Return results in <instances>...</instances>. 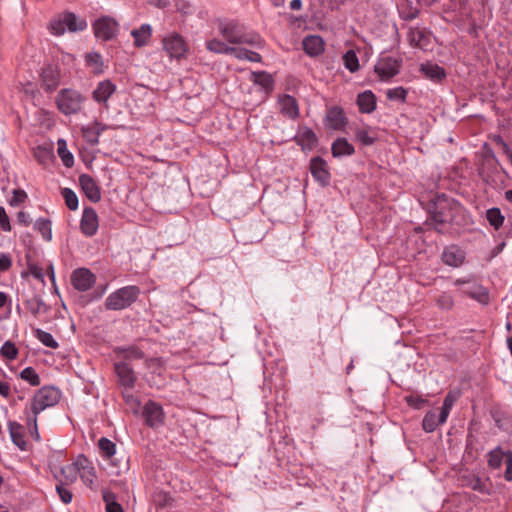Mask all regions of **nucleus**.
<instances>
[{
  "mask_svg": "<svg viewBox=\"0 0 512 512\" xmlns=\"http://www.w3.org/2000/svg\"><path fill=\"white\" fill-rule=\"evenodd\" d=\"M61 398V391L54 386H43L32 397L29 405H26L23 414L31 437L39 441L37 419L38 415L47 408L55 406Z\"/></svg>",
  "mask_w": 512,
  "mask_h": 512,
  "instance_id": "f257e3e1",
  "label": "nucleus"
},
{
  "mask_svg": "<svg viewBox=\"0 0 512 512\" xmlns=\"http://www.w3.org/2000/svg\"><path fill=\"white\" fill-rule=\"evenodd\" d=\"M220 35L230 44H247L253 47H261L260 35L253 31H247L245 26L235 20H220L218 23Z\"/></svg>",
  "mask_w": 512,
  "mask_h": 512,
  "instance_id": "f03ea898",
  "label": "nucleus"
},
{
  "mask_svg": "<svg viewBox=\"0 0 512 512\" xmlns=\"http://www.w3.org/2000/svg\"><path fill=\"white\" fill-rule=\"evenodd\" d=\"M140 295L139 287L128 285L121 287L107 296L105 308L111 311H120L130 307Z\"/></svg>",
  "mask_w": 512,
  "mask_h": 512,
  "instance_id": "7ed1b4c3",
  "label": "nucleus"
},
{
  "mask_svg": "<svg viewBox=\"0 0 512 512\" xmlns=\"http://www.w3.org/2000/svg\"><path fill=\"white\" fill-rule=\"evenodd\" d=\"M87 28V21L78 18L73 12L66 11L53 18L49 25V31L55 36H61L66 31L78 32Z\"/></svg>",
  "mask_w": 512,
  "mask_h": 512,
  "instance_id": "20e7f679",
  "label": "nucleus"
},
{
  "mask_svg": "<svg viewBox=\"0 0 512 512\" xmlns=\"http://www.w3.org/2000/svg\"><path fill=\"white\" fill-rule=\"evenodd\" d=\"M454 285L460 287L461 294L477 301L481 305L489 304V290L479 282L472 279H456Z\"/></svg>",
  "mask_w": 512,
  "mask_h": 512,
  "instance_id": "39448f33",
  "label": "nucleus"
},
{
  "mask_svg": "<svg viewBox=\"0 0 512 512\" xmlns=\"http://www.w3.org/2000/svg\"><path fill=\"white\" fill-rule=\"evenodd\" d=\"M83 101L82 94L73 89H62L56 97L58 109L65 115L80 111Z\"/></svg>",
  "mask_w": 512,
  "mask_h": 512,
  "instance_id": "423d86ee",
  "label": "nucleus"
},
{
  "mask_svg": "<svg viewBox=\"0 0 512 512\" xmlns=\"http://www.w3.org/2000/svg\"><path fill=\"white\" fill-rule=\"evenodd\" d=\"M452 219V209L446 200L439 201L436 204L434 211L430 215V220L434 226V229L441 234L447 233L449 231Z\"/></svg>",
  "mask_w": 512,
  "mask_h": 512,
  "instance_id": "0eeeda50",
  "label": "nucleus"
},
{
  "mask_svg": "<svg viewBox=\"0 0 512 512\" xmlns=\"http://www.w3.org/2000/svg\"><path fill=\"white\" fill-rule=\"evenodd\" d=\"M163 48L171 58L180 60L186 56L188 47L183 37L178 33H171L163 38Z\"/></svg>",
  "mask_w": 512,
  "mask_h": 512,
  "instance_id": "6e6552de",
  "label": "nucleus"
},
{
  "mask_svg": "<svg viewBox=\"0 0 512 512\" xmlns=\"http://www.w3.org/2000/svg\"><path fill=\"white\" fill-rule=\"evenodd\" d=\"M93 31L96 38L110 41L117 34L118 23L110 17H101L94 22Z\"/></svg>",
  "mask_w": 512,
  "mask_h": 512,
  "instance_id": "1a4fd4ad",
  "label": "nucleus"
},
{
  "mask_svg": "<svg viewBox=\"0 0 512 512\" xmlns=\"http://www.w3.org/2000/svg\"><path fill=\"white\" fill-rule=\"evenodd\" d=\"M142 417L147 426L151 428L159 427L164 423L163 408L159 403L149 400L142 409Z\"/></svg>",
  "mask_w": 512,
  "mask_h": 512,
  "instance_id": "9d476101",
  "label": "nucleus"
},
{
  "mask_svg": "<svg viewBox=\"0 0 512 512\" xmlns=\"http://www.w3.org/2000/svg\"><path fill=\"white\" fill-rule=\"evenodd\" d=\"M114 371L117 375L119 385L124 390H132L135 387L137 377L133 368L127 362H115Z\"/></svg>",
  "mask_w": 512,
  "mask_h": 512,
  "instance_id": "9b49d317",
  "label": "nucleus"
},
{
  "mask_svg": "<svg viewBox=\"0 0 512 512\" xmlns=\"http://www.w3.org/2000/svg\"><path fill=\"white\" fill-rule=\"evenodd\" d=\"M95 282L96 276L88 268H77L71 274V284L80 292L90 290Z\"/></svg>",
  "mask_w": 512,
  "mask_h": 512,
  "instance_id": "f8f14e48",
  "label": "nucleus"
},
{
  "mask_svg": "<svg viewBox=\"0 0 512 512\" xmlns=\"http://www.w3.org/2000/svg\"><path fill=\"white\" fill-rule=\"evenodd\" d=\"M401 64V59L390 56L382 57L375 65V72L382 80H387L399 73Z\"/></svg>",
  "mask_w": 512,
  "mask_h": 512,
  "instance_id": "ddd939ff",
  "label": "nucleus"
},
{
  "mask_svg": "<svg viewBox=\"0 0 512 512\" xmlns=\"http://www.w3.org/2000/svg\"><path fill=\"white\" fill-rule=\"evenodd\" d=\"M325 128L331 130H344L347 124V118L344 110L339 106L328 107L323 119Z\"/></svg>",
  "mask_w": 512,
  "mask_h": 512,
  "instance_id": "4468645a",
  "label": "nucleus"
},
{
  "mask_svg": "<svg viewBox=\"0 0 512 512\" xmlns=\"http://www.w3.org/2000/svg\"><path fill=\"white\" fill-rule=\"evenodd\" d=\"M60 69L55 64H45L40 73L42 87L46 92H53L60 83Z\"/></svg>",
  "mask_w": 512,
  "mask_h": 512,
  "instance_id": "2eb2a0df",
  "label": "nucleus"
},
{
  "mask_svg": "<svg viewBox=\"0 0 512 512\" xmlns=\"http://www.w3.org/2000/svg\"><path fill=\"white\" fill-rule=\"evenodd\" d=\"M76 465H78V476L82 482L92 488L96 479V470L93 463L83 454L76 457Z\"/></svg>",
  "mask_w": 512,
  "mask_h": 512,
  "instance_id": "dca6fc26",
  "label": "nucleus"
},
{
  "mask_svg": "<svg viewBox=\"0 0 512 512\" xmlns=\"http://www.w3.org/2000/svg\"><path fill=\"white\" fill-rule=\"evenodd\" d=\"M487 155L496 160L497 156H506L508 160H512V150L500 135H493L490 143L484 146Z\"/></svg>",
  "mask_w": 512,
  "mask_h": 512,
  "instance_id": "f3484780",
  "label": "nucleus"
},
{
  "mask_svg": "<svg viewBox=\"0 0 512 512\" xmlns=\"http://www.w3.org/2000/svg\"><path fill=\"white\" fill-rule=\"evenodd\" d=\"M98 227L99 221L96 211L92 207L85 208L80 221L82 233L87 237H92L96 234Z\"/></svg>",
  "mask_w": 512,
  "mask_h": 512,
  "instance_id": "a211bd4d",
  "label": "nucleus"
},
{
  "mask_svg": "<svg viewBox=\"0 0 512 512\" xmlns=\"http://www.w3.org/2000/svg\"><path fill=\"white\" fill-rule=\"evenodd\" d=\"M79 183L82 191L91 202H98L101 199V192L96 181L88 174L79 176Z\"/></svg>",
  "mask_w": 512,
  "mask_h": 512,
  "instance_id": "6ab92c4d",
  "label": "nucleus"
},
{
  "mask_svg": "<svg viewBox=\"0 0 512 512\" xmlns=\"http://www.w3.org/2000/svg\"><path fill=\"white\" fill-rule=\"evenodd\" d=\"M116 85L112 83L110 80L100 81L97 87L94 89L92 93V98L99 104L105 105L108 107L107 101L108 99L115 93Z\"/></svg>",
  "mask_w": 512,
  "mask_h": 512,
  "instance_id": "aec40b11",
  "label": "nucleus"
},
{
  "mask_svg": "<svg viewBox=\"0 0 512 512\" xmlns=\"http://www.w3.org/2000/svg\"><path fill=\"white\" fill-rule=\"evenodd\" d=\"M465 260V252L457 245H450L442 252V261L451 267H460Z\"/></svg>",
  "mask_w": 512,
  "mask_h": 512,
  "instance_id": "412c9836",
  "label": "nucleus"
},
{
  "mask_svg": "<svg viewBox=\"0 0 512 512\" xmlns=\"http://www.w3.org/2000/svg\"><path fill=\"white\" fill-rule=\"evenodd\" d=\"M303 49L310 57H317L324 51V41L318 35H309L303 39Z\"/></svg>",
  "mask_w": 512,
  "mask_h": 512,
  "instance_id": "4be33fe9",
  "label": "nucleus"
},
{
  "mask_svg": "<svg viewBox=\"0 0 512 512\" xmlns=\"http://www.w3.org/2000/svg\"><path fill=\"white\" fill-rule=\"evenodd\" d=\"M310 172L315 181L322 187L329 185L331 176L327 168V162H310Z\"/></svg>",
  "mask_w": 512,
  "mask_h": 512,
  "instance_id": "5701e85b",
  "label": "nucleus"
},
{
  "mask_svg": "<svg viewBox=\"0 0 512 512\" xmlns=\"http://www.w3.org/2000/svg\"><path fill=\"white\" fill-rule=\"evenodd\" d=\"M357 105L360 112L370 114L376 109V96L370 90H366L357 96Z\"/></svg>",
  "mask_w": 512,
  "mask_h": 512,
  "instance_id": "b1692460",
  "label": "nucleus"
},
{
  "mask_svg": "<svg viewBox=\"0 0 512 512\" xmlns=\"http://www.w3.org/2000/svg\"><path fill=\"white\" fill-rule=\"evenodd\" d=\"M131 36L134 38L135 47L146 46L152 36V27L150 24L144 23L139 28L133 29Z\"/></svg>",
  "mask_w": 512,
  "mask_h": 512,
  "instance_id": "393cba45",
  "label": "nucleus"
},
{
  "mask_svg": "<svg viewBox=\"0 0 512 512\" xmlns=\"http://www.w3.org/2000/svg\"><path fill=\"white\" fill-rule=\"evenodd\" d=\"M508 450L503 451L501 446H497L494 449L490 450L486 454L487 465L492 470L500 469L502 463L507 459Z\"/></svg>",
  "mask_w": 512,
  "mask_h": 512,
  "instance_id": "a878e982",
  "label": "nucleus"
},
{
  "mask_svg": "<svg viewBox=\"0 0 512 512\" xmlns=\"http://www.w3.org/2000/svg\"><path fill=\"white\" fill-rule=\"evenodd\" d=\"M420 71L426 78L434 82H440L446 77V71L443 67L430 62L421 64Z\"/></svg>",
  "mask_w": 512,
  "mask_h": 512,
  "instance_id": "bb28decb",
  "label": "nucleus"
},
{
  "mask_svg": "<svg viewBox=\"0 0 512 512\" xmlns=\"http://www.w3.org/2000/svg\"><path fill=\"white\" fill-rule=\"evenodd\" d=\"M281 112L285 116L295 119L299 116V108L296 99L288 94L280 98Z\"/></svg>",
  "mask_w": 512,
  "mask_h": 512,
  "instance_id": "cd10ccee",
  "label": "nucleus"
},
{
  "mask_svg": "<svg viewBox=\"0 0 512 512\" xmlns=\"http://www.w3.org/2000/svg\"><path fill=\"white\" fill-rule=\"evenodd\" d=\"M114 352L118 357L122 358L121 361H125L127 363L128 361L143 359L145 356L142 350L133 345L128 347H116Z\"/></svg>",
  "mask_w": 512,
  "mask_h": 512,
  "instance_id": "c85d7f7f",
  "label": "nucleus"
},
{
  "mask_svg": "<svg viewBox=\"0 0 512 512\" xmlns=\"http://www.w3.org/2000/svg\"><path fill=\"white\" fill-rule=\"evenodd\" d=\"M251 81L260 86L264 91L270 92L274 87V79L271 74L266 71L252 72Z\"/></svg>",
  "mask_w": 512,
  "mask_h": 512,
  "instance_id": "c756f323",
  "label": "nucleus"
},
{
  "mask_svg": "<svg viewBox=\"0 0 512 512\" xmlns=\"http://www.w3.org/2000/svg\"><path fill=\"white\" fill-rule=\"evenodd\" d=\"M333 157L350 156L354 153V147L346 138H337L331 147Z\"/></svg>",
  "mask_w": 512,
  "mask_h": 512,
  "instance_id": "7c9ffc66",
  "label": "nucleus"
},
{
  "mask_svg": "<svg viewBox=\"0 0 512 512\" xmlns=\"http://www.w3.org/2000/svg\"><path fill=\"white\" fill-rule=\"evenodd\" d=\"M78 473H79V468H78V465H76V459H75L72 463L61 467V469H60L61 478H58V476H56V478L58 479V481L62 480L63 483H65L66 485H71L74 482H76V480L78 478Z\"/></svg>",
  "mask_w": 512,
  "mask_h": 512,
  "instance_id": "2f4dec72",
  "label": "nucleus"
},
{
  "mask_svg": "<svg viewBox=\"0 0 512 512\" xmlns=\"http://www.w3.org/2000/svg\"><path fill=\"white\" fill-rule=\"evenodd\" d=\"M9 432L13 443L21 450H26L27 443L24 439V427L17 422H10Z\"/></svg>",
  "mask_w": 512,
  "mask_h": 512,
  "instance_id": "473e14b6",
  "label": "nucleus"
},
{
  "mask_svg": "<svg viewBox=\"0 0 512 512\" xmlns=\"http://www.w3.org/2000/svg\"><path fill=\"white\" fill-rule=\"evenodd\" d=\"M206 49L215 54L232 55L235 47L227 45L225 42L213 38L206 42Z\"/></svg>",
  "mask_w": 512,
  "mask_h": 512,
  "instance_id": "72a5a7b5",
  "label": "nucleus"
},
{
  "mask_svg": "<svg viewBox=\"0 0 512 512\" xmlns=\"http://www.w3.org/2000/svg\"><path fill=\"white\" fill-rule=\"evenodd\" d=\"M297 141L303 149L311 150L317 144V136L311 129L305 128L298 133Z\"/></svg>",
  "mask_w": 512,
  "mask_h": 512,
  "instance_id": "f704fd0d",
  "label": "nucleus"
},
{
  "mask_svg": "<svg viewBox=\"0 0 512 512\" xmlns=\"http://www.w3.org/2000/svg\"><path fill=\"white\" fill-rule=\"evenodd\" d=\"M36 160H54V144L51 141H45L34 149Z\"/></svg>",
  "mask_w": 512,
  "mask_h": 512,
  "instance_id": "c9c22d12",
  "label": "nucleus"
},
{
  "mask_svg": "<svg viewBox=\"0 0 512 512\" xmlns=\"http://www.w3.org/2000/svg\"><path fill=\"white\" fill-rule=\"evenodd\" d=\"M486 219L495 230H499L505 221L504 215L497 207H492L486 211Z\"/></svg>",
  "mask_w": 512,
  "mask_h": 512,
  "instance_id": "e433bc0d",
  "label": "nucleus"
},
{
  "mask_svg": "<svg viewBox=\"0 0 512 512\" xmlns=\"http://www.w3.org/2000/svg\"><path fill=\"white\" fill-rule=\"evenodd\" d=\"M34 229L41 234L43 240L47 242L52 240V228L49 219L38 218L34 223Z\"/></svg>",
  "mask_w": 512,
  "mask_h": 512,
  "instance_id": "4c0bfd02",
  "label": "nucleus"
},
{
  "mask_svg": "<svg viewBox=\"0 0 512 512\" xmlns=\"http://www.w3.org/2000/svg\"><path fill=\"white\" fill-rule=\"evenodd\" d=\"M26 307L34 316H38L39 314L45 313L47 311L45 302L40 296L37 295H34L32 298L26 301Z\"/></svg>",
  "mask_w": 512,
  "mask_h": 512,
  "instance_id": "58836bf2",
  "label": "nucleus"
},
{
  "mask_svg": "<svg viewBox=\"0 0 512 512\" xmlns=\"http://www.w3.org/2000/svg\"><path fill=\"white\" fill-rule=\"evenodd\" d=\"M355 138L362 145H372L376 139V134L370 128H357L355 130Z\"/></svg>",
  "mask_w": 512,
  "mask_h": 512,
  "instance_id": "ea45409f",
  "label": "nucleus"
},
{
  "mask_svg": "<svg viewBox=\"0 0 512 512\" xmlns=\"http://www.w3.org/2000/svg\"><path fill=\"white\" fill-rule=\"evenodd\" d=\"M98 447H99L101 456L104 459H110L116 453L115 443L106 437H102L99 439Z\"/></svg>",
  "mask_w": 512,
  "mask_h": 512,
  "instance_id": "a19ab883",
  "label": "nucleus"
},
{
  "mask_svg": "<svg viewBox=\"0 0 512 512\" xmlns=\"http://www.w3.org/2000/svg\"><path fill=\"white\" fill-rule=\"evenodd\" d=\"M239 60H247L250 62H260L262 57L259 53L250 51L245 48H237L235 47V52L232 54Z\"/></svg>",
  "mask_w": 512,
  "mask_h": 512,
  "instance_id": "79ce46f5",
  "label": "nucleus"
},
{
  "mask_svg": "<svg viewBox=\"0 0 512 512\" xmlns=\"http://www.w3.org/2000/svg\"><path fill=\"white\" fill-rule=\"evenodd\" d=\"M36 338L46 347L57 349L59 347L58 342L54 339L53 335L49 332L41 329L35 330Z\"/></svg>",
  "mask_w": 512,
  "mask_h": 512,
  "instance_id": "37998d69",
  "label": "nucleus"
},
{
  "mask_svg": "<svg viewBox=\"0 0 512 512\" xmlns=\"http://www.w3.org/2000/svg\"><path fill=\"white\" fill-rule=\"evenodd\" d=\"M439 424L437 415L433 411L427 412L422 420V428L427 433L434 432Z\"/></svg>",
  "mask_w": 512,
  "mask_h": 512,
  "instance_id": "c03bdc74",
  "label": "nucleus"
},
{
  "mask_svg": "<svg viewBox=\"0 0 512 512\" xmlns=\"http://www.w3.org/2000/svg\"><path fill=\"white\" fill-rule=\"evenodd\" d=\"M103 500L106 504V512H124L121 504L116 501L115 494L111 492H104Z\"/></svg>",
  "mask_w": 512,
  "mask_h": 512,
  "instance_id": "a18cd8bd",
  "label": "nucleus"
},
{
  "mask_svg": "<svg viewBox=\"0 0 512 512\" xmlns=\"http://www.w3.org/2000/svg\"><path fill=\"white\" fill-rule=\"evenodd\" d=\"M0 355L7 360H15L18 356V349L13 342L8 340L0 348Z\"/></svg>",
  "mask_w": 512,
  "mask_h": 512,
  "instance_id": "49530a36",
  "label": "nucleus"
},
{
  "mask_svg": "<svg viewBox=\"0 0 512 512\" xmlns=\"http://www.w3.org/2000/svg\"><path fill=\"white\" fill-rule=\"evenodd\" d=\"M407 93L408 92L404 87L399 86V87L388 89L386 91V97L390 101H399V102L404 103L406 101Z\"/></svg>",
  "mask_w": 512,
  "mask_h": 512,
  "instance_id": "de8ad7c7",
  "label": "nucleus"
},
{
  "mask_svg": "<svg viewBox=\"0 0 512 512\" xmlns=\"http://www.w3.org/2000/svg\"><path fill=\"white\" fill-rule=\"evenodd\" d=\"M122 396L131 411L138 414L141 406L140 400L131 393V390H123Z\"/></svg>",
  "mask_w": 512,
  "mask_h": 512,
  "instance_id": "09e8293b",
  "label": "nucleus"
},
{
  "mask_svg": "<svg viewBox=\"0 0 512 512\" xmlns=\"http://www.w3.org/2000/svg\"><path fill=\"white\" fill-rule=\"evenodd\" d=\"M344 65L350 72H356L359 69V60L356 53L352 50L347 51L344 56Z\"/></svg>",
  "mask_w": 512,
  "mask_h": 512,
  "instance_id": "8fccbe9b",
  "label": "nucleus"
},
{
  "mask_svg": "<svg viewBox=\"0 0 512 512\" xmlns=\"http://www.w3.org/2000/svg\"><path fill=\"white\" fill-rule=\"evenodd\" d=\"M20 377L32 386H38L40 384V377L32 367L24 368L20 373Z\"/></svg>",
  "mask_w": 512,
  "mask_h": 512,
  "instance_id": "3c124183",
  "label": "nucleus"
},
{
  "mask_svg": "<svg viewBox=\"0 0 512 512\" xmlns=\"http://www.w3.org/2000/svg\"><path fill=\"white\" fill-rule=\"evenodd\" d=\"M61 194L65 200L66 206L70 210H76L78 208V197L72 189L63 188Z\"/></svg>",
  "mask_w": 512,
  "mask_h": 512,
  "instance_id": "603ef678",
  "label": "nucleus"
},
{
  "mask_svg": "<svg viewBox=\"0 0 512 512\" xmlns=\"http://www.w3.org/2000/svg\"><path fill=\"white\" fill-rule=\"evenodd\" d=\"M66 486L67 485L63 483L62 480H59L58 484L56 485V492L64 504H69L73 499V494L71 490Z\"/></svg>",
  "mask_w": 512,
  "mask_h": 512,
  "instance_id": "864d4df0",
  "label": "nucleus"
},
{
  "mask_svg": "<svg viewBox=\"0 0 512 512\" xmlns=\"http://www.w3.org/2000/svg\"><path fill=\"white\" fill-rule=\"evenodd\" d=\"M152 499L153 503L159 508H164L170 505L172 500L171 496L164 491H155Z\"/></svg>",
  "mask_w": 512,
  "mask_h": 512,
  "instance_id": "5fc2aeb1",
  "label": "nucleus"
},
{
  "mask_svg": "<svg viewBox=\"0 0 512 512\" xmlns=\"http://www.w3.org/2000/svg\"><path fill=\"white\" fill-rule=\"evenodd\" d=\"M404 399H405V402L407 403V405L414 409H421L427 403V400L425 398H423L422 396L417 395V394L407 395V396H405Z\"/></svg>",
  "mask_w": 512,
  "mask_h": 512,
  "instance_id": "6e6d98bb",
  "label": "nucleus"
},
{
  "mask_svg": "<svg viewBox=\"0 0 512 512\" xmlns=\"http://www.w3.org/2000/svg\"><path fill=\"white\" fill-rule=\"evenodd\" d=\"M86 63L89 66L96 67V73L102 72L103 60L102 56L97 52H91L86 55Z\"/></svg>",
  "mask_w": 512,
  "mask_h": 512,
  "instance_id": "4d7b16f0",
  "label": "nucleus"
},
{
  "mask_svg": "<svg viewBox=\"0 0 512 512\" xmlns=\"http://www.w3.org/2000/svg\"><path fill=\"white\" fill-rule=\"evenodd\" d=\"M57 154L61 160H74L73 154L68 150L66 141L62 138L57 140Z\"/></svg>",
  "mask_w": 512,
  "mask_h": 512,
  "instance_id": "13d9d810",
  "label": "nucleus"
},
{
  "mask_svg": "<svg viewBox=\"0 0 512 512\" xmlns=\"http://www.w3.org/2000/svg\"><path fill=\"white\" fill-rule=\"evenodd\" d=\"M0 228L4 232H10L12 229L10 219L6 213L5 208L2 206H0Z\"/></svg>",
  "mask_w": 512,
  "mask_h": 512,
  "instance_id": "bf43d9fd",
  "label": "nucleus"
},
{
  "mask_svg": "<svg viewBox=\"0 0 512 512\" xmlns=\"http://www.w3.org/2000/svg\"><path fill=\"white\" fill-rule=\"evenodd\" d=\"M26 198H27V194H26L25 191H23V190H14L13 191V195H12L11 199L9 200V204L11 206H18L21 203H23Z\"/></svg>",
  "mask_w": 512,
  "mask_h": 512,
  "instance_id": "052dcab7",
  "label": "nucleus"
},
{
  "mask_svg": "<svg viewBox=\"0 0 512 512\" xmlns=\"http://www.w3.org/2000/svg\"><path fill=\"white\" fill-rule=\"evenodd\" d=\"M437 303L442 309H451L454 301L451 295L443 293L438 297Z\"/></svg>",
  "mask_w": 512,
  "mask_h": 512,
  "instance_id": "680f3d73",
  "label": "nucleus"
},
{
  "mask_svg": "<svg viewBox=\"0 0 512 512\" xmlns=\"http://www.w3.org/2000/svg\"><path fill=\"white\" fill-rule=\"evenodd\" d=\"M471 488L474 491H477V492L482 493V494H486V495L490 494V490L487 487V485L484 482H482V480L480 478H478V477L471 484Z\"/></svg>",
  "mask_w": 512,
  "mask_h": 512,
  "instance_id": "e2e57ef3",
  "label": "nucleus"
},
{
  "mask_svg": "<svg viewBox=\"0 0 512 512\" xmlns=\"http://www.w3.org/2000/svg\"><path fill=\"white\" fill-rule=\"evenodd\" d=\"M506 469L504 472V478L506 481H512V451L508 450L507 459L505 461Z\"/></svg>",
  "mask_w": 512,
  "mask_h": 512,
  "instance_id": "0e129e2a",
  "label": "nucleus"
},
{
  "mask_svg": "<svg viewBox=\"0 0 512 512\" xmlns=\"http://www.w3.org/2000/svg\"><path fill=\"white\" fill-rule=\"evenodd\" d=\"M146 367L148 369H151L152 371L156 372L163 366V360L161 358H149L145 361Z\"/></svg>",
  "mask_w": 512,
  "mask_h": 512,
  "instance_id": "69168bd1",
  "label": "nucleus"
},
{
  "mask_svg": "<svg viewBox=\"0 0 512 512\" xmlns=\"http://www.w3.org/2000/svg\"><path fill=\"white\" fill-rule=\"evenodd\" d=\"M84 138L91 144L98 142L99 132L95 131L93 128L83 129Z\"/></svg>",
  "mask_w": 512,
  "mask_h": 512,
  "instance_id": "338daca9",
  "label": "nucleus"
},
{
  "mask_svg": "<svg viewBox=\"0 0 512 512\" xmlns=\"http://www.w3.org/2000/svg\"><path fill=\"white\" fill-rule=\"evenodd\" d=\"M455 401L456 396L452 392H449L444 398L442 408L451 411Z\"/></svg>",
  "mask_w": 512,
  "mask_h": 512,
  "instance_id": "774afa93",
  "label": "nucleus"
}]
</instances>
